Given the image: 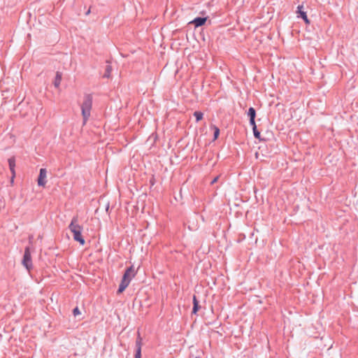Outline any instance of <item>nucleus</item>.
I'll use <instances>...</instances> for the list:
<instances>
[{"instance_id":"1","label":"nucleus","mask_w":358,"mask_h":358,"mask_svg":"<svg viewBox=\"0 0 358 358\" xmlns=\"http://www.w3.org/2000/svg\"><path fill=\"white\" fill-rule=\"evenodd\" d=\"M69 230L73 234V239L78 242L81 245H84L85 241L82 236L83 227L78 224V218L77 216L73 217L70 224L69 225Z\"/></svg>"},{"instance_id":"2","label":"nucleus","mask_w":358,"mask_h":358,"mask_svg":"<svg viewBox=\"0 0 358 358\" xmlns=\"http://www.w3.org/2000/svg\"><path fill=\"white\" fill-rule=\"evenodd\" d=\"M92 106V95L90 94H85L83 102L81 105L82 115L83 123L85 124L90 116L91 109Z\"/></svg>"},{"instance_id":"3","label":"nucleus","mask_w":358,"mask_h":358,"mask_svg":"<svg viewBox=\"0 0 358 358\" xmlns=\"http://www.w3.org/2000/svg\"><path fill=\"white\" fill-rule=\"evenodd\" d=\"M22 264L29 271L33 267L29 247H26L24 249V252L22 259Z\"/></svg>"},{"instance_id":"4","label":"nucleus","mask_w":358,"mask_h":358,"mask_svg":"<svg viewBox=\"0 0 358 358\" xmlns=\"http://www.w3.org/2000/svg\"><path fill=\"white\" fill-rule=\"evenodd\" d=\"M46 176H47V170L45 168H41L40 169L39 176L37 180L38 186H45L46 184Z\"/></svg>"},{"instance_id":"5","label":"nucleus","mask_w":358,"mask_h":358,"mask_svg":"<svg viewBox=\"0 0 358 358\" xmlns=\"http://www.w3.org/2000/svg\"><path fill=\"white\" fill-rule=\"evenodd\" d=\"M141 347H142V338L140 333L138 331V336L136 340V353L135 358H141Z\"/></svg>"},{"instance_id":"6","label":"nucleus","mask_w":358,"mask_h":358,"mask_svg":"<svg viewBox=\"0 0 358 358\" xmlns=\"http://www.w3.org/2000/svg\"><path fill=\"white\" fill-rule=\"evenodd\" d=\"M296 13L297 17H301L306 24H310V20L308 18L306 12L303 10V6L302 5H299L297 6Z\"/></svg>"},{"instance_id":"7","label":"nucleus","mask_w":358,"mask_h":358,"mask_svg":"<svg viewBox=\"0 0 358 358\" xmlns=\"http://www.w3.org/2000/svg\"><path fill=\"white\" fill-rule=\"evenodd\" d=\"M208 20V17H196L189 22V24L194 25L195 28L203 26Z\"/></svg>"},{"instance_id":"8","label":"nucleus","mask_w":358,"mask_h":358,"mask_svg":"<svg viewBox=\"0 0 358 358\" xmlns=\"http://www.w3.org/2000/svg\"><path fill=\"white\" fill-rule=\"evenodd\" d=\"M136 275V271L134 270V268L133 266H131L130 267L127 268L125 271L122 278H125L126 280H131L132 278H134Z\"/></svg>"},{"instance_id":"9","label":"nucleus","mask_w":358,"mask_h":358,"mask_svg":"<svg viewBox=\"0 0 358 358\" xmlns=\"http://www.w3.org/2000/svg\"><path fill=\"white\" fill-rule=\"evenodd\" d=\"M9 169L12 173V181L15 176V157H10L8 160Z\"/></svg>"},{"instance_id":"10","label":"nucleus","mask_w":358,"mask_h":358,"mask_svg":"<svg viewBox=\"0 0 358 358\" xmlns=\"http://www.w3.org/2000/svg\"><path fill=\"white\" fill-rule=\"evenodd\" d=\"M130 283V280H126L125 278H122L121 282L119 285V288L117 289V294H120L123 292L125 289L129 286Z\"/></svg>"},{"instance_id":"11","label":"nucleus","mask_w":358,"mask_h":358,"mask_svg":"<svg viewBox=\"0 0 358 358\" xmlns=\"http://www.w3.org/2000/svg\"><path fill=\"white\" fill-rule=\"evenodd\" d=\"M200 308H201V306L199 304V301L197 300L196 296L195 295H194L193 296V308H192V313L193 314H196Z\"/></svg>"},{"instance_id":"12","label":"nucleus","mask_w":358,"mask_h":358,"mask_svg":"<svg viewBox=\"0 0 358 358\" xmlns=\"http://www.w3.org/2000/svg\"><path fill=\"white\" fill-rule=\"evenodd\" d=\"M62 81V73L59 71H57L56 76L54 80V86L56 88H58L60 85Z\"/></svg>"},{"instance_id":"13","label":"nucleus","mask_w":358,"mask_h":358,"mask_svg":"<svg viewBox=\"0 0 358 358\" xmlns=\"http://www.w3.org/2000/svg\"><path fill=\"white\" fill-rule=\"evenodd\" d=\"M106 62L108 64L106 66L105 73H104L103 77L106 78H109L110 76L111 71H112V66L110 65L108 61H107Z\"/></svg>"},{"instance_id":"14","label":"nucleus","mask_w":358,"mask_h":358,"mask_svg":"<svg viewBox=\"0 0 358 358\" xmlns=\"http://www.w3.org/2000/svg\"><path fill=\"white\" fill-rule=\"evenodd\" d=\"M247 115L249 117L250 120L252 119V121H253V119H255V117H256V110H255V109L253 107H250L248 108Z\"/></svg>"},{"instance_id":"15","label":"nucleus","mask_w":358,"mask_h":358,"mask_svg":"<svg viewBox=\"0 0 358 358\" xmlns=\"http://www.w3.org/2000/svg\"><path fill=\"white\" fill-rule=\"evenodd\" d=\"M194 116L196 118V122H198L199 121H200V120H201L203 119V114L201 111H195L194 113Z\"/></svg>"},{"instance_id":"16","label":"nucleus","mask_w":358,"mask_h":358,"mask_svg":"<svg viewBox=\"0 0 358 358\" xmlns=\"http://www.w3.org/2000/svg\"><path fill=\"white\" fill-rule=\"evenodd\" d=\"M213 128L214 129V134H213V140H216L218 136H219V134H220V129L217 127L216 126H213Z\"/></svg>"},{"instance_id":"17","label":"nucleus","mask_w":358,"mask_h":358,"mask_svg":"<svg viewBox=\"0 0 358 358\" xmlns=\"http://www.w3.org/2000/svg\"><path fill=\"white\" fill-rule=\"evenodd\" d=\"M253 134H254V136L255 138H257L259 139V141H262V138H261V134L260 132L258 131L257 128H255L253 130Z\"/></svg>"},{"instance_id":"18","label":"nucleus","mask_w":358,"mask_h":358,"mask_svg":"<svg viewBox=\"0 0 358 358\" xmlns=\"http://www.w3.org/2000/svg\"><path fill=\"white\" fill-rule=\"evenodd\" d=\"M73 314L75 317H76L77 315H79L81 314L78 307H76L75 308H73Z\"/></svg>"},{"instance_id":"19","label":"nucleus","mask_w":358,"mask_h":358,"mask_svg":"<svg viewBox=\"0 0 358 358\" xmlns=\"http://www.w3.org/2000/svg\"><path fill=\"white\" fill-rule=\"evenodd\" d=\"M250 126L252 127V130H253L255 128H257V125H256V123H255V119H253V121H252V119H251V120H250Z\"/></svg>"},{"instance_id":"20","label":"nucleus","mask_w":358,"mask_h":358,"mask_svg":"<svg viewBox=\"0 0 358 358\" xmlns=\"http://www.w3.org/2000/svg\"><path fill=\"white\" fill-rule=\"evenodd\" d=\"M218 178H219V176H216L215 178H214L212 180V181L210 182V184H211V185L215 184V183L217 181Z\"/></svg>"},{"instance_id":"21","label":"nucleus","mask_w":358,"mask_h":358,"mask_svg":"<svg viewBox=\"0 0 358 358\" xmlns=\"http://www.w3.org/2000/svg\"><path fill=\"white\" fill-rule=\"evenodd\" d=\"M90 13V10L89 9V10L86 12V15H88Z\"/></svg>"},{"instance_id":"22","label":"nucleus","mask_w":358,"mask_h":358,"mask_svg":"<svg viewBox=\"0 0 358 358\" xmlns=\"http://www.w3.org/2000/svg\"><path fill=\"white\" fill-rule=\"evenodd\" d=\"M195 358H199V357H195Z\"/></svg>"}]
</instances>
